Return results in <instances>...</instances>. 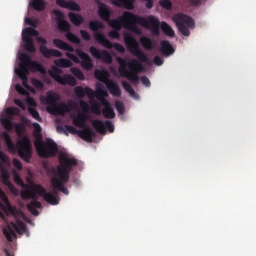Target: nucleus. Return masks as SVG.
I'll return each instance as SVG.
<instances>
[{"instance_id": "nucleus-12", "label": "nucleus", "mask_w": 256, "mask_h": 256, "mask_svg": "<svg viewBox=\"0 0 256 256\" xmlns=\"http://www.w3.org/2000/svg\"><path fill=\"white\" fill-rule=\"evenodd\" d=\"M53 44L61 50L68 51L66 52V57L68 59H71L74 63H80V60L75 54L73 53L75 51L74 47L71 44H68L64 42L62 39L54 38Z\"/></svg>"}, {"instance_id": "nucleus-16", "label": "nucleus", "mask_w": 256, "mask_h": 256, "mask_svg": "<svg viewBox=\"0 0 256 256\" xmlns=\"http://www.w3.org/2000/svg\"><path fill=\"white\" fill-rule=\"evenodd\" d=\"M92 128H94L99 134L105 135L106 129H108L111 133L114 132V125L110 120H94L92 122Z\"/></svg>"}, {"instance_id": "nucleus-60", "label": "nucleus", "mask_w": 256, "mask_h": 256, "mask_svg": "<svg viewBox=\"0 0 256 256\" xmlns=\"http://www.w3.org/2000/svg\"><path fill=\"white\" fill-rule=\"evenodd\" d=\"M56 4L65 9H67L68 6V2L65 0H56Z\"/></svg>"}, {"instance_id": "nucleus-11", "label": "nucleus", "mask_w": 256, "mask_h": 256, "mask_svg": "<svg viewBox=\"0 0 256 256\" xmlns=\"http://www.w3.org/2000/svg\"><path fill=\"white\" fill-rule=\"evenodd\" d=\"M94 38L96 40V42L100 45H102L103 47L107 48V49H112L115 48V50L118 53H125V47L120 44V43H112L108 38H106V36L102 33H95L94 34Z\"/></svg>"}, {"instance_id": "nucleus-17", "label": "nucleus", "mask_w": 256, "mask_h": 256, "mask_svg": "<svg viewBox=\"0 0 256 256\" xmlns=\"http://www.w3.org/2000/svg\"><path fill=\"white\" fill-rule=\"evenodd\" d=\"M15 74L18 75V77L22 80L23 87L29 91H32V88L28 83V75L30 74V71L26 64H21L20 69H15Z\"/></svg>"}, {"instance_id": "nucleus-33", "label": "nucleus", "mask_w": 256, "mask_h": 256, "mask_svg": "<svg viewBox=\"0 0 256 256\" xmlns=\"http://www.w3.org/2000/svg\"><path fill=\"white\" fill-rule=\"evenodd\" d=\"M68 16L75 27H80L84 23V18L80 14L70 12Z\"/></svg>"}, {"instance_id": "nucleus-24", "label": "nucleus", "mask_w": 256, "mask_h": 256, "mask_svg": "<svg viewBox=\"0 0 256 256\" xmlns=\"http://www.w3.org/2000/svg\"><path fill=\"white\" fill-rule=\"evenodd\" d=\"M159 51L163 57H170L175 53V48H173L168 40H162Z\"/></svg>"}, {"instance_id": "nucleus-49", "label": "nucleus", "mask_w": 256, "mask_h": 256, "mask_svg": "<svg viewBox=\"0 0 256 256\" xmlns=\"http://www.w3.org/2000/svg\"><path fill=\"white\" fill-rule=\"evenodd\" d=\"M66 9H69L70 11H80V6L75 1H68Z\"/></svg>"}, {"instance_id": "nucleus-4", "label": "nucleus", "mask_w": 256, "mask_h": 256, "mask_svg": "<svg viewBox=\"0 0 256 256\" xmlns=\"http://www.w3.org/2000/svg\"><path fill=\"white\" fill-rule=\"evenodd\" d=\"M2 137H4L8 151L10 153L15 154L16 152H18L19 157H21L27 163L30 162L33 149L30 138L28 136H23L21 139H18V141H16V144H14L11 136H9L6 131L2 132Z\"/></svg>"}, {"instance_id": "nucleus-63", "label": "nucleus", "mask_w": 256, "mask_h": 256, "mask_svg": "<svg viewBox=\"0 0 256 256\" xmlns=\"http://www.w3.org/2000/svg\"><path fill=\"white\" fill-rule=\"evenodd\" d=\"M25 23H26L27 25L31 26V27H36L35 22L32 21L31 18H26V19H25Z\"/></svg>"}, {"instance_id": "nucleus-22", "label": "nucleus", "mask_w": 256, "mask_h": 256, "mask_svg": "<svg viewBox=\"0 0 256 256\" xmlns=\"http://www.w3.org/2000/svg\"><path fill=\"white\" fill-rule=\"evenodd\" d=\"M40 53L46 59L54 58H62L63 53L60 50L48 49L47 46H40Z\"/></svg>"}, {"instance_id": "nucleus-57", "label": "nucleus", "mask_w": 256, "mask_h": 256, "mask_svg": "<svg viewBox=\"0 0 256 256\" xmlns=\"http://www.w3.org/2000/svg\"><path fill=\"white\" fill-rule=\"evenodd\" d=\"M12 163L16 170L22 171V163L18 159H13Z\"/></svg>"}, {"instance_id": "nucleus-53", "label": "nucleus", "mask_w": 256, "mask_h": 256, "mask_svg": "<svg viewBox=\"0 0 256 256\" xmlns=\"http://www.w3.org/2000/svg\"><path fill=\"white\" fill-rule=\"evenodd\" d=\"M80 108L84 113H89L90 112V106L87 101L81 100L80 101Z\"/></svg>"}, {"instance_id": "nucleus-21", "label": "nucleus", "mask_w": 256, "mask_h": 256, "mask_svg": "<svg viewBox=\"0 0 256 256\" xmlns=\"http://www.w3.org/2000/svg\"><path fill=\"white\" fill-rule=\"evenodd\" d=\"M111 10L104 2H98V16L105 22H109L111 18Z\"/></svg>"}, {"instance_id": "nucleus-1", "label": "nucleus", "mask_w": 256, "mask_h": 256, "mask_svg": "<svg viewBox=\"0 0 256 256\" xmlns=\"http://www.w3.org/2000/svg\"><path fill=\"white\" fill-rule=\"evenodd\" d=\"M59 191L57 188L53 187L52 192H48L39 184L28 185L25 190H22L20 195L21 199L32 201L27 204V210L32 215L38 216L39 212L36 209L42 208V203L38 202V196L42 197L46 202L51 205H58L60 202ZM38 195V196H37Z\"/></svg>"}, {"instance_id": "nucleus-10", "label": "nucleus", "mask_w": 256, "mask_h": 256, "mask_svg": "<svg viewBox=\"0 0 256 256\" xmlns=\"http://www.w3.org/2000/svg\"><path fill=\"white\" fill-rule=\"evenodd\" d=\"M65 128L73 135L78 134V136L87 143H92L93 138L96 136L95 132L90 127H84L83 130L79 131L72 125H66Z\"/></svg>"}, {"instance_id": "nucleus-41", "label": "nucleus", "mask_w": 256, "mask_h": 256, "mask_svg": "<svg viewBox=\"0 0 256 256\" xmlns=\"http://www.w3.org/2000/svg\"><path fill=\"white\" fill-rule=\"evenodd\" d=\"M105 26L101 21H90L89 22V29L90 31H94L98 33V30H104Z\"/></svg>"}, {"instance_id": "nucleus-39", "label": "nucleus", "mask_w": 256, "mask_h": 256, "mask_svg": "<svg viewBox=\"0 0 256 256\" xmlns=\"http://www.w3.org/2000/svg\"><path fill=\"white\" fill-rule=\"evenodd\" d=\"M54 64L58 67V68H62V69H66V68H69V67H72L73 66V63L71 60H68L66 58H61V59H58V60H55L54 61Z\"/></svg>"}, {"instance_id": "nucleus-13", "label": "nucleus", "mask_w": 256, "mask_h": 256, "mask_svg": "<svg viewBox=\"0 0 256 256\" xmlns=\"http://www.w3.org/2000/svg\"><path fill=\"white\" fill-rule=\"evenodd\" d=\"M20 60H21V63H20L19 68L17 70H21V65L22 64L26 65L27 69H29V67H28V63H29L31 70H35V71L40 72V73H45L44 66H42V64H39L35 61H31V57L27 53H22L21 56H20Z\"/></svg>"}, {"instance_id": "nucleus-43", "label": "nucleus", "mask_w": 256, "mask_h": 256, "mask_svg": "<svg viewBox=\"0 0 256 256\" xmlns=\"http://www.w3.org/2000/svg\"><path fill=\"white\" fill-rule=\"evenodd\" d=\"M66 39L75 45H80L81 44V39L78 38L75 34H73L71 31L66 32Z\"/></svg>"}, {"instance_id": "nucleus-35", "label": "nucleus", "mask_w": 256, "mask_h": 256, "mask_svg": "<svg viewBox=\"0 0 256 256\" xmlns=\"http://www.w3.org/2000/svg\"><path fill=\"white\" fill-rule=\"evenodd\" d=\"M29 5L36 11L42 12L45 11L47 3L45 0H31Z\"/></svg>"}, {"instance_id": "nucleus-20", "label": "nucleus", "mask_w": 256, "mask_h": 256, "mask_svg": "<svg viewBox=\"0 0 256 256\" xmlns=\"http://www.w3.org/2000/svg\"><path fill=\"white\" fill-rule=\"evenodd\" d=\"M53 14L55 17L59 18V20H58L59 31L66 32V33L70 32L71 24H69L67 21H65L63 19L64 14L62 13V11L61 10H53Z\"/></svg>"}, {"instance_id": "nucleus-51", "label": "nucleus", "mask_w": 256, "mask_h": 256, "mask_svg": "<svg viewBox=\"0 0 256 256\" xmlns=\"http://www.w3.org/2000/svg\"><path fill=\"white\" fill-rule=\"evenodd\" d=\"M159 4L165 10L170 11L172 9V2L170 0H160Z\"/></svg>"}, {"instance_id": "nucleus-62", "label": "nucleus", "mask_w": 256, "mask_h": 256, "mask_svg": "<svg viewBox=\"0 0 256 256\" xmlns=\"http://www.w3.org/2000/svg\"><path fill=\"white\" fill-rule=\"evenodd\" d=\"M37 42L41 44L40 46H47V40L45 38L38 37Z\"/></svg>"}, {"instance_id": "nucleus-8", "label": "nucleus", "mask_w": 256, "mask_h": 256, "mask_svg": "<svg viewBox=\"0 0 256 256\" xmlns=\"http://www.w3.org/2000/svg\"><path fill=\"white\" fill-rule=\"evenodd\" d=\"M36 150L39 157L49 158L57 155L59 147L52 139H47L45 142L40 140L39 143L36 144Z\"/></svg>"}, {"instance_id": "nucleus-15", "label": "nucleus", "mask_w": 256, "mask_h": 256, "mask_svg": "<svg viewBox=\"0 0 256 256\" xmlns=\"http://www.w3.org/2000/svg\"><path fill=\"white\" fill-rule=\"evenodd\" d=\"M89 53L94 57L95 59L102 60V62L106 64L112 63V56L107 50H99L95 48L94 46L89 48Z\"/></svg>"}, {"instance_id": "nucleus-58", "label": "nucleus", "mask_w": 256, "mask_h": 256, "mask_svg": "<svg viewBox=\"0 0 256 256\" xmlns=\"http://www.w3.org/2000/svg\"><path fill=\"white\" fill-rule=\"evenodd\" d=\"M141 83L143 84L144 87H151V82L147 76H143L141 78Z\"/></svg>"}, {"instance_id": "nucleus-42", "label": "nucleus", "mask_w": 256, "mask_h": 256, "mask_svg": "<svg viewBox=\"0 0 256 256\" xmlns=\"http://www.w3.org/2000/svg\"><path fill=\"white\" fill-rule=\"evenodd\" d=\"M102 115L106 119H113L115 117V112L112 106H108L102 109Z\"/></svg>"}, {"instance_id": "nucleus-32", "label": "nucleus", "mask_w": 256, "mask_h": 256, "mask_svg": "<svg viewBox=\"0 0 256 256\" xmlns=\"http://www.w3.org/2000/svg\"><path fill=\"white\" fill-rule=\"evenodd\" d=\"M112 3L117 7H125L128 10H132L135 0H112Z\"/></svg>"}, {"instance_id": "nucleus-30", "label": "nucleus", "mask_w": 256, "mask_h": 256, "mask_svg": "<svg viewBox=\"0 0 256 256\" xmlns=\"http://www.w3.org/2000/svg\"><path fill=\"white\" fill-rule=\"evenodd\" d=\"M12 227L13 228L7 227L3 230L5 237L9 242H13V239L17 238L16 232H19V227L15 223H12Z\"/></svg>"}, {"instance_id": "nucleus-55", "label": "nucleus", "mask_w": 256, "mask_h": 256, "mask_svg": "<svg viewBox=\"0 0 256 256\" xmlns=\"http://www.w3.org/2000/svg\"><path fill=\"white\" fill-rule=\"evenodd\" d=\"M81 37L84 41L89 42L91 41V35L86 30H80Z\"/></svg>"}, {"instance_id": "nucleus-59", "label": "nucleus", "mask_w": 256, "mask_h": 256, "mask_svg": "<svg viewBox=\"0 0 256 256\" xmlns=\"http://www.w3.org/2000/svg\"><path fill=\"white\" fill-rule=\"evenodd\" d=\"M154 63L157 66H162L164 64V60L160 56H155Z\"/></svg>"}, {"instance_id": "nucleus-27", "label": "nucleus", "mask_w": 256, "mask_h": 256, "mask_svg": "<svg viewBox=\"0 0 256 256\" xmlns=\"http://www.w3.org/2000/svg\"><path fill=\"white\" fill-rule=\"evenodd\" d=\"M124 13L121 17H118V19H113L109 21V26L115 30V31H121L122 28L125 29V25L128 23L127 20H124Z\"/></svg>"}, {"instance_id": "nucleus-54", "label": "nucleus", "mask_w": 256, "mask_h": 256, "mask_svg": "<svg viewBox=\"0 0 256 256\" xmlns=\"http://www.w3.org/2000/svg\"><path fill=\"white\" fill-rule=\"evenodd\" d=\"M15 90L16 92H18L20 95H23V96H28V91L25 90L20 84H16L15 85Z\"/></svg>"}, {"instance_id": "nucleus-2", "label": "nucleus", "mask_w": 256, "mask_h": 256, "mask_svg": "<svg viewBox=\"0 0 256 256\" xmlns=\"http://www.w3.org/2000/svg\"><path fill=\"white\" fill-rule=\"evenodd\" d=\"M59 164L56 169H52L53 176L51 177V184L53 187L65 195H69V190L65 185L69 182L71 172L74 167L78 166V160L69 157L67 154H61L58 158Z\"/></svg>"}, {"instance_id": "nucleus-50", "label": "nucleus", "mask_w": 256, "mask_h": 256, "mask_svg": "<svg viewBox=\"0 0 256 256\" xmlns=\"http://www.w3.org/2000/svg\"><path fill=\"white\" fill-rule=\"evenodd\" d=\"M33 135H34L36 138H42V127H41L40 124L34 123V132H33Z\"/></svg>"}, {"instance_id": "nucleus-44", "label": "nucleus", "mask_w": 256, "mask_h": 256, "mask_svg": "<svg viewBox=\"0 0 256 256\" xmlns=\"http://www.w3.org/2000/svg\"><path fill=\"white\" fill-rule=\"evenodd\" d=\"M2 184L6 185L11 191L15 190V186L11 181L9 180V176L6 173H2L1 176Z\"/></svg>"}, {"instance_id": "nucleus-7", "label": "nucleus", "mask_w": 256, "mask_h": 256, "mask_svg": "<svg viewBox=\"0 0 256 256\" xmlns=\"http://www.w3.org/2000/svg\"><path fill=\"white\" fill-rule=\"evenodd\" d=\"M173 21L178 28V31L184 36L188 37L191 35L190 29L195 28V21L191 16L183 13H177L173 16Z\"/></svg>"}, {"instance_id": "nucleus-38", "label": "nucleus", "mask_w": 256, "mask_h": 256, "mask_svg": "<svg viewBox=\"0 0 256 256\" xmlns=\"http://www.w3.org/2000/svg\"><path fill=\"white\" fill-rule=\"evenodd\" d=\"M90 112H92V114L94 115H102V111H101V103L96 101V100H90Z\"/></svg>"}, {"instance_id": "nucleus-25", "label": "nucleus", "mask_w": 256, "mask_h": 256, "mask_svg": "<svg viewBox=\"0 0 256 256\" xmlns=\"http://www.w3.org/2000/svg\"><path fill=\"white\" fill-rule=\"evenodd\" d=\"M74 92L75 95L78 96V98L80 99H83L86 95L88 98L92 99L95 95V92L89 87L83 89L81 86H76L74 88Z\"/></svg>"}, {"instance_id": "nucleus-45", "label": "nucleus", "mask_w": 256, "mask_h": 256, "mask_svg": "<svg viewBox=\"0 0 256 256\" xmlns=\"http://www.w3.org/2000/svg\"><path fill=\"white\" fill-rule=\"evenodd\" d=\"M0 199H2V201H4L8 212L12 213L13 212V207L11 206V203L9 202L6 194L4 193L3 190L0 189Z\"/></svg>"}, {"instance_id": "nucleus-9", "label": "nucleus", "mask_w": 256, "mask_h": 256, "mask_svg": "<svg viewBox=\"0 0 256 256\" xmlns=\"http://www.w3.org/2000/svg\"><path fill=\"white\" fill-rule=\"evenodd\" d=\"M38 31L34 28L28 27L22 31V41L24 43V49L29 53H35L36 48L32 37H37Z\"/></svg>"}, {"instance_id": "nucleus-40", "label": "nucleus", "mask_w": 256, "mask_h": 256, "mask_svg": "<svg viewBox=\"0 0 256 256\" xmlns=\"http://www.w3.org/2000/svg\"><path fill=\"white\" fill-rule=\"evenodd\" d=\"M161 30L163 31V33L171 38L175 37V31L171 28V26L166 23V22H162L161 23Z\"/></svg>"}, {"instance_id": "nucleus-23", "label": "nucleus", "mask_w": 256, "mask_h": 256, "mask_svg": "<svg viewBox=\"0 0 256 256\" xmlns=\"http://www.w3.org/2000/svg\"><path fill=\"white\" fill-rule=\"evenodd\" d=\"M55 81L62 86L75 87L77 85V80L70 74L64 76H56Z\"/></svg>"}, {"instance_id": "nucleus-61", "label": "nucleus", "mask_w": 256, "mask_h": 256, "mask_svg": "<svg viewBox=\"0 0 256 256\" xmlns=\"http://www.w3.org/2000/svg\"><path fill=\"white\" fill-rule=\"evenodd\" d=\"M14 103L17 107H19L20 109L22 110H25V106H24V103L22 102V100L20 99H15L14 100Z\"/></svg>"}, {"instance_id": "nucleus-46", "label": "nucleus", "mask_w": 256, "mask_h": 256, "mask_svg": "<svg viewBox=\"0 0 256 256\" xmlns=\"http://www.w3.org/2000/svg\"><path fill=\"white\" fill-rule=\"evenodd\" d=\"M115 109L117 110L119 115L125 114V106L122 101L120 100L115 101Z\"/></svg>"}, {"instance_id": "nucleus-29", "label": "nucleus", "mask_w": 256, "mask_h": 256, "mask_svg": "<svg viewBox=\"0 0 256 256\" xmlns=\"http://www.w3.org/2000/svg\"><path fill=\"white\" fill-rule=\"evenodd\" d=\"M95 96L104 108L112 106V104L106 99L109 96V94L104 89L98 90Z\"/></svg>"}, {"instance_id": "nucleus-37", "label": "nucleus", "mask_w": 256, "mask_h": 256, "mask_svg": "<svg viewBox=\"0 0 256 256\" xmlns=\"http://www.w3.org/2000/svg\"><path fill=\"white\" fill-rule=\"evenodd\" d=\"M122 86L128 92V94L130 95L131 98H133L134 100H139V94H137V92H135V90L133 89L131 84H129L126 81H123Z\"/></svg>"}, {"instance_id": "nucleus-18", "label": "nucleus", "mask_w": 256, "mask_h": 256, "mask_svg": "<svg viewBox=\"0 0 256 256\" xmlns=\"http://www.w3.org/2000/svg\"><path fill=\"white\" fill-rule=\"evenodd\" d=\"M46 111L51 115H65L71 112V108L65 103H57L54 106H46Z\"/></svg>"}, {"instance_id": "nucleus-36", "label": "nucleus", "mask_w": 256, "mask_h": 256, "mask_svg": "<svg viewBox=\"0 0 256 256\" xmlns=\"http://www.w3.org/2000/svg\"><path fill=\"white\" fill-rule=\"evenodd\" d=\"M140 43L142 47L148 51H152L155 47V42L148 37H141L140 38Z\"/></svg>"}, {"instance_id": "nucleus-6", "label": "nucleus", "mask_w": 256, "mask_h": 256, "mask_svg": "<svg viewBox=\"0 0 256 256\" xmlns=\"http://www.w3.org/2000/svg\"><path fill=\"white\" fill-rule=\"evenodd\" d=\"M124 41L128 51L136 58L139 59L142 63H149V57L147 54L143 53V50L140 49V44L133 37L132 34H124Z\"/></svg>"}, {"instance_id": "nucleus-56", "label": "nucleus", "mask_w": 256, "mask_h": 256, "mask_svg": "<svg viewBox=\"0 0 256 256\" xmlns=\"http://www.w3.org/2000/svg\"><path fill=\"white\" fill-rule=\"evenodd\" d=\"M119 32H120V30H112L109 32L108 35L111 39L119 40L121 37Z\"/></svg>"}, {"instance_id": "nucleus-34", "label": "nucleus", "mask_w": 256, "mask_h": 256, "mask_svg": "<svg viewBox=\"0 0 256 256\" xmlns=\"http://www.w3.org/2000/svg\"><path fill=\"white\" fill-rule=\"evenodd\" d=\"M94 75H95V78L98 81L102 82L104 85H106L108 81H111L108 78L109 74L106 70H96Z\"/></svg>"}, {"instance_id": "nucleus-26", "label": "nucleus", "mask_w": 256, "mask_h": 256, "mask_svg": "<svg viewBox=\"0 0 256 256\" xmlns=\"http://www.w3.org/2000/svg\"><path fill=\"white\" fill-rule=\"evenodd\" d=\"M105 87L114 97H121L122 92L117 82H114L113 80L106 81Z\"/></svg>"}, {"instance_id": "nucleus-3", "label": "nucleus", "mask_w": 256, "mask_h": 256, "mask_svg": "<svg viewBox=\"0 0 256 256\" xmlns=\"http://www.w3.org/2000/svg\"><path fill=\"white\" fill-rule=\"evenodd\" d=\"M123 20H127L128 22L125 25V30L132 31L135 34H140V29L136 25H140L146 29H152L154 35L159 34V21L158 19L153 16L149 15L147 19L135 15L132 12L125 11Z\"/></svg>"}, {"instance_id": "nucleus-28", "label": "nucleus", "mask_w": 256, "mask_h": 256, "mask_svg": "<svg viewBox=\"0 0 256 256\" xmlns=\"http://www.w3.org/2000/svg\"><path fill=\"white\" fill-rule=\"evenodd\" d=\"M59 101L60 95L57 94V92H46L45 104L48 105V107H53L54 105H57Z\"/></svg>"}, {"instance_id": "nucleus-47", "label": "nucleus", "mask_w": 256, "mask_h": 256, "mask_svg": "<svg viewBox=\"0 0 256 256\" xmlns=\"http://www.w3.org/2000/svg\"><path fill=\"white\" fill-rule=\"evenodd\" d=\"M71 73H72L75 77H77L80 81H83V80H84V74H83V72H82L79 68H77V67H72V68H71Z\"/></svg>"}, {"instance_id": "nucleus-19", "label": "nucleus", "mask_w": 256, "mask_h": 256, "mask_svg": "<svg viewBox=\"0 0 256 256\" xmlns=\"http://www.w3.org/2000/svg\"><path fill=\"white\" fill-rule=\"evenodd\" d=\"M74 52L81 59V66L83 69L91 70L93 68V62L88 53H85L80 49H76Z\"/></svg>"}, {"instance_id": "nucleus-48", "label": "nucleus", "mask_w": 256, "mask_h": 256, "mask_svg": "<svg viewBox=\"0 0 256 256\" xmlns=\"http://www.w3.org/2000/svg\"><path fill=\"white\" fill-rule=\"evenodd\" d=\"M28 113L37 121L41 122L42 121V117L41 115L38 113V111L35 108H28Z\"/></svg>"}, {"instance_id": "nucleus-52", "label": "nucleus", "mask_w": 256, "mask_h": 256, "mask_svg": "<svg viewBox=\"0 0 256 256\" xmlns=\"http://www.w3.org/2000/svg\"><path fill=\"white\" fill-rule=\"evenodd\" d=\"M32 86L36 87L37 89L42 90L44 88V83L42 80H38V78H32L31 80Z\"/></svg>"}, {"instance_id": "nucleus-14", "label": "nucleus", "mask_w": 256, "mask_h": 256, "mask_svg": "<svg viewBox=\"0 0 256 256\" xmlns=\"http://www.w3.org/2000/svg\"><path fill=\"white\" fill-rule=\"evenodd\" d=\"M6 114L8 115V117L1 118L0 123H1L2 127H4L5 130L11 131V130H13V122L11 121V117L19 115L20 109L19 108H7Z\"/></svg>"}, {"instance_id": "nucleus-31", "label": "nucleus", "mask_w": 256, "mask_h": 256, "mask_svg": "<svg viewBox=\"0 0 256 256\" xmlns=\"http://www.w3.org/2000/svg\"><path fill=\"white\" fill-rule=\"evenodd\" d=\"M88 116L85 114H78V116L73 117L72 123L74 126L79 127V128H87L85 126V123H87Z\"/></svg>"}, {"instance_id": "nucleus-5", "label": "nucleus", "mask_w": 256, "mask_h": 256, "mask_svg": "<svg viewBox=\"0 0 256 256\" xmlns=\"http://www.w3.org/2000/svg\"><path fill=\"white\" fill-rule=\"evenodd\" d=\"M117 61L120 77L126 78L133 86H138L140 80L138 74L143 71V64L137 59H132L128 63L123 58H118Z\"/></svg>"}, {"instance_id": "nucleus-64", "label": "nucleus", "mask_w": 256, "mask_h": 256, "mask_svg": "<svg viewBox=\"0 0 256 256\" xmlns=\"http://www.w3.org/2000/svg\"><path fill=\"white\" fill-rule=\"evenodd\" d=\"M15 132H16V134H18L19 137H21L23 130L20 126H16Z\"/></svg>"}]
</instances>
